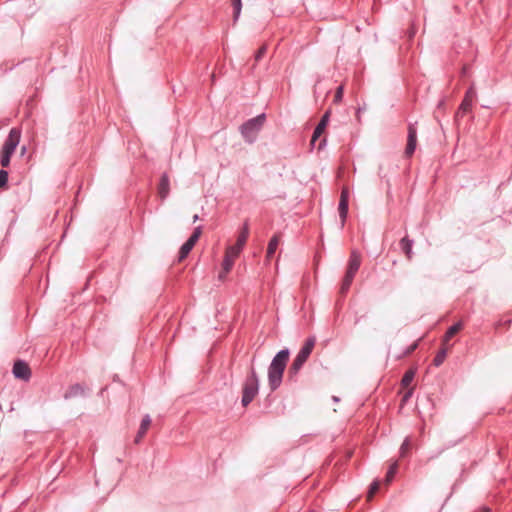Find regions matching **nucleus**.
<instances>
[{"instance_id":"1","label":"nucleus","mask_w":512,"mask_h":512,"mask_svg":"<svg viewBox=\"0 0 512 512\" xmlns=\"http://www.w3.org/2000/svg\"><path fill=\"white\" fill-rule=\"evenodd\" d=\"M288 359L289 351L287 349L281 350L273 358L268 370V380L271 390L277 389L281 384Z\"/></svg>"},{"instance_id":"2","label":"nucleus","mask_w":512,"mask_h":512,"mask_svg":"<svg viewBox=\"0 0 512 512\" xmlns=\"http://www.w3.org/2000/svg\"><path fill=\"white\" fill-rule=\"evenodd\" d=\"M21 138L20 130L13 128L10 130L6 140L4 141L0 151V163L2 167H8L11 156L14 154Z\"/></svg>"},{"instance_id":"3","label":"nucleus","mask_w":512,"mask_h":512,"mask_svg":"<svg viewBox=\"0 0 512 512\" xmlns=\"http://www.w3.org/2000/svg\"><path fill=\"white\" fill-rule=\"evenodd\" d=\"M360 265L361 254L356 250H352L348 261L347 270L340 288V292L342 294H345L349 290Z\"/></svg>"},{"instance_id":"4","label":"nucleus","mask_w":512,"mask_h":512,"mask_svg":"<svg viewBox=\"0 0 512 512\" xmlns=\"http://www.w3.org/2000/svg\"><path fill=\"white\" fill-rule=\"evenodd\" d=\"M316 343V339L314 337L308 338L299 353L297 354L296 358L294 359L292 365L289 368V374L290 375H296L303 364L307 361L309 358L311 352L314 349Z\"/></svg>"},{"instance_id":"5","label":"nucleus","mask_w":512,"mask_h":512,"mask_svg":"<svg viewBox=\"0 0 512 512\" xmlns=\"http://www.w3.org/2000/svg\"><path fill=\"white\" fill-rule=\"evenodd\" d=\"M259 381L254 368L251 369L243 386L242 404L247 406L258 393Z\"/></svg>"},{"instance_id":"6","label":"nucleus","mask_w":512,"mask_h":512,"mask_svg":"<svg viewBox=\"0 0 512 512\" xmlns=\"http://www.w3.org/2000/svg\"><path fill=\"white\" fill-rule=\"evenodd\" d=\"M265 122V115L261 114L253 119L248 120L241 127V133L248 142H253L257 133Z\"/></svg>"},{"instance_id":"7","label":"nucleus","mask_w":512,"mask_h":512,"mask_svg":"<svg viewBox=\"0 0 512 512\" xmlns=\"http://www.w3.org/2000/svg\"><path fill=\"white\" fill-rule=\"evenodd\" d=\"M242 249L236 245H230L225 250V255L222 263V270L219 273V279H224L226 275L231 271L235 260L240 255Z\"/></svg>"},{"instance_id":"8","label":"nucleus","mask_w":512,"mask_h":512,"mask_svg":"<svg viewBox=\"0 0 512 512\" xmlns=\"http://www.w3.org/2000/svg\"><path fill=\"white\" fill-rule=\"evenodd\" d=\"M201 234L202 228L197 227L192 233V235L189 237V239L181 246L179 251V261H183L188 256V254L190 253V251L200 238Z\"/></svg>"},{"instance_id":"9","label":"nucleus","mask_w":512,"mask_h":512,"mask_svg":"<svg viewBox=\"0 0 512 512\" xmlns=\"http://www.w3.org/2000/svg\"><path fill=\"white\" fill-rule=\"evenodd\" d=\"M475 99H476V91L473 87H470L467 90L462 103L460 104V107H459V110H458L456 116L457 117L463 116L464 114L470 112L472 109L473 101Z\"/></svg>"},{"instance_id":"10","label":"nucleus","mask_w":512,"mask_h":512,"mask_svg":"<svg viewBox=\"0 0 512 512\" xmlns=\"http://www.w3.org/2000/svg\"><path fill=\"white\" fill-rule=\"evenodd\" d=\"M417 145V132L414 125L410 124L408 126V137H407V146L405 149V155L407 157H411L416 149Z\"/></svg>"},{"instance_id":"11","label":"nucleus","mask_w":512,"mask_h":512,"mask_svg":"<svg viewBox=\"0 0 512 512\" xmlns=\"http://www.w3.org/2000/svg\"><path fill=\"white\" fill-rule=\"evenodd\" d=\"M13 374L16 378L28 380L31 376V370L26 362L18 360L14 363Z\"/></svg>"},{"instance_id":"12","label":"nucleus","mask_w":512,"mask_h":512,"mask_svg":"<svg viewBox=\"0 0 512 512\" xmlns=\"http://www.w3.org/2000/svg\"><path fill=\"white\" fill-rule=\"evenodd\" d=\"M348 202H349V189L348 187H343L340 195L339 201V215L342 223L345 222L347 214H348Z\"/></svg>"},{"instance_id":"13","label":"nucleus","mask_w":512,"mask_h":512,"mask_svg":"<svg viewBox=\"0 0 512 512\" xmlns=\"http://www.w3.org/2000/svg\"><path fill=\"white\" fill-rule=\"evenodd\" d=\"M329 117H330V111H327L323 115L322 119L320 120V122L318 123L317 127L314 130V133L311 138V144H314L315 141L324 133V131L328 125V122H329Z\"/></svg>"},{"instance_id":"14","label":"nucleus","mask_w":512,"mask_h":512,"mask_svg":"<svg viewBox=\"0 0 512 512\" xmlns=\"http://www.w3.org/2000/svg\"><path fill=\"white\" fill-rule=\"evenodd\" d=\"M170 192V183H169V177L167 174H163L160 183L158 185V195L159 197L164 200Z\"/></svg>"},{"instance_id":"15","label":"nucleus","mask_w":512,"mask_h":512,"mask_svg":"<svg viewBox=\"0 0 512 512\" xmlns=\"http://www.w3.org/2000/svg\"><path fill=\"white\" fill-rule=\"evenodd\" d=\"M151 425V418L149 415H146L143 417L138 433L135 437V443H139L143 437L145 436L146 432L148 431L149 427Z\"/></svg>"},{"instance_id":"16","label":"nucleus","mask_w":512,"mask_h":512,"mask_svg":"<svg viewBox=\"0 0 512 512\" xmlns=\"http://www.w3.org/2000/svg\"><path fill=\"white\" fill-rule=\"evenodd\" d=\"M248 236H249V225H248V222L245 221L239 234H238L237 241L234 245L243 249L247 242Z\"/></svg>"},{"instance_id":"17","label":"nucleus","mask_w":512,"mask_h":512,"mask_svg":"<svg viewBox=\"0 0 512 512\" xmlns=\"http://www.w3.org/2000/svg\"><path fill=\"white\" fill-rule=\"evenodd\" d=\"M280 234H275L268 243L266 258L269 260L276 252L280 243Z\"/></svg>"},{"instance_id":"18","label":"nucleus","mask_w":512,"mask_h":512,"mask_svg":"<svg viewBox=\"0 0 512 512\" xmlns=\"http://www.w3.org/2000/svg\"><path fill=\"white\" fill-rule=\"evenodd\" d=\"M400 247H401V250L403 251V253L405 254V257L407 260H411L412 259V245H413V241L410 240L408 237H403L401 240H400Z\"/></svg>"},{"instance_id":"19","label":"nucleus","mask_w":512,"mask_h":512,"mask_svg":"<svg viewBox=\"0 0 512 512\" xmlns=\"http://www.w3.org/2000/svg\"><path fill=\"white\" fill-rule=\"evenodd\" d=\"M462 329V324L461 323H457L453 326H451L445 336H444V339H443V342L444 344H446L453 336H455L460 330Z\"/></svg>"},{"instance_id":"20","label":"nucleus","mask_w":512,"mask_h":512,"mask_svg":"<svg viewBox=\"0 0 512 512\" xmlns=\"http://www.w3.org/2000/svg\"><path fill=\"white\" fill-rule=\"evenodd\" d=\"M415 373H416V371L414 369H410L404 374V376L401 380V385L403 388L409 387V385L411 384V382L413 381V379L415 377Z\"/></svg>"},{"instance_id":"21","label":"nucleus","mask_w":512,"mask_h":512,"mask_svg":"<svg viewBox=\"0 0 512 512\" xmlns=\"http://www.w3.org/2000/svg\"><path fill=\"white\" fill-rule=\"evenodd\" d=\"M446 355H447V350L445 348L441 349L437 353V355L435 356V358L433 360L434 365L435 366H440L444 362V360L446 358Z\"/></svg>"},{"instance_id":"22","label":"nucleus","mask_w":512,"mask_h":512,"mask_svg":"<svg viewBox=\"0 0 512 512\" xmlns=\"http://www.w3.org/2000/svg\"><path fill=\"white\" fill-rule=\"evenodd\" d=\"M397 469H398V463H397V462H394V463L390 466V468H389V470H388V472H387V474H386V479H385V481H386V483H387V484H389V483L392 481V479L394 478V475H395V474H396V472H397Z\"/></svg>"},{"instance_id":"23","label":"nucleus","mask_w":512,"mask_h":512,"mask_svg":"<svg viewBox=\"0 0 512 512\" xmlns=\"http://www.w3.org/2000/svg\"><path fill=\"white\" fill-rule=\"evenodd\" d=\"M379 482L378 481H374L371 486H370V489H369V492L367 494V500L370 501L373 496L377 493V491L379 490Z\"/></svg>"},{"instance_id":"24","label":"nucleus","mask_w":512,"mask_h":512,"mask_svg":"<svg viewBox=\"0 0 512 512\" xmlns=\"http://www.w3.org/2000/svg\"><path fill=\"white\" fill-rule=\"evenodd\" d=\"M234 8V19L236 20L241 12L242 3L241 0H231Z\"/></svg>"},{"instance_id":"25","label":"nucleus","mask_w":512,"mask_h":512,"mask_svg":"<svg viewBox=\"0 0 512 512\" xmlns=\"http://www.w3.org/2000/svg\"><path fill=\"white\" fill-rule=\"evenodd\" d=\"M410 447H411L410 440L409 439H405L404 442L401 445V448H400L401 456H405L406 453L409 451Z\"/></svg>"},{"instance_id":"26","label":"nucleus","mask_w":512,"mask_h":512,"mask_svg":"<svg viewBox=\"0 0 512 512\" xmlns=\"http://www.w3.org/2000/svg\"><path fill=\"white\" fill-rule=\"evenodd\" d=\"M344 88L343 86H339L335 92L334 103H339L343 98Z\"/></svg>"},{"instance_id":"27","label":"nucleus","mask_w":512,"mask_h":512,"mask_svg":"<svg viewBox=\"0 0 512 512\" xmlns=\"http://www.w3.org/2000/svg\"><path fill=\"white\" fill-rule=\"evenodd\" d=\"M8 180V173L4 170L0 171V188L6 185Z\"/></svg>"},{"instance_id":"28","label":"nucleus","mask_w":512,"mask_h":512,"mask_svg":"<svg viewBox=\"0 0 512 512\" xmlns=\"http://www.w3.org/2000/svg\"><path fill=\"white\" fill-rule=\"evenodd\" d=\"M266 50L267 48L265 45L261 46L255 55V60L259 61L262 58V56L266 53Z\"/></svg>"},{"instance_id":"29","label":"nucleus","mask_w":512,"mask_h":512,"mask_svg":"<svg viewBox=\"0 0 512 512\" xmlns=\"http://www.w3.org/2000/svg\"><path fill=\"white\" fill-rule=\"evenodd\" d=\"M418 342H419V341H415L413 344H411V345L407 348V350L405 351L404 355H405V356H408V355H410L411 353H413V352L417 349V347H418Z\"/></svg>"},{"instance_id":"30","label":"nucleus","mask_w":512,"mask_h":512,"mask_svg":"<svg viewBox=\"0 0 512 512\" xmlns=\"http://www.w3.org/2000/svg\"><path fill=\"white\" fill-rule=\"evenodd\" d=\"M412 393H413V388L408 389V390L404 393V395H403V397H402V403L407 402V401H408V399L412 396Z\"/></svg>"},{"instance_id":"31","label":"nucleus","mask_w":512,"mask_h":512,"mask_svg":"<svg viewBox=\"0 0 512 512\" xmlns=\"http://www.w3.org/2000/svg\"><path fill=\"white\" fill-rule=\"evenodd\" d=\"M415 33H416L415 28H412V29L410 30V32H409V38H412V37L415 35Z\"/></svg>"},{"instance_id":"32","label":"nucleus","mask_w":512,"mask_h":512,"mask_svg":"<svg viewBox=\"0 0 512 512\" xmlns=\"http://www.w3.org/2000/svg\"><path fill=\"white\" fill-rule=\"evenodd\" d=\"M482 512H490L489 508H482Z\"/></svg>"},{"instance_id":"33","label":"nucleus","mask_w":512,"mask_h":512,"mask_svg":"<svg viewBox=\"0 0 512 512\" xmlns=\"http://www.w3.org/2000/svg\"><path fill=\"white\" fill-rule=\"evenodd\" d=\"M198 220V215H194L193 222H196Z\"/></svg>"}]
</instances>
